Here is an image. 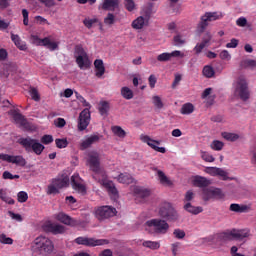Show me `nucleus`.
Returning <instances> with one entry per match:
<instances>
[{"mask_svg":"<svg viewBox=\"0 0 256 256\" xmlns=\"http://www.w3.org/2000/svg\"><path fill=\"white\" fill-rule=\"evenodd\" d=\"M75 243H77V245H84L85 247H97L99 245H109V240L78 237L75 239Z\"/></svg>","mask_w":256,"mask_h":256,"instance_id":"obj_12","label":"nucleus"},{"mask_svg":"<svg viewBox=\"0 0 256 256\" xmlns=\"http://www.w3.org/2000/svg\"><path fill=\"white\" fill-rule=\"evenodd\" d=\"M18 143L23 147V149H25L27 153H31V151H33L35 155H41V153L45 151V146L39 143V140L31 137L20 138Z\"/></svg>","mask_w":256,"mask_h":256,"instance_id":"obj_4","label":"nucleus"},{"mask_svg":"<svg viewBox=\"0 0 256 256\" xmlns=\"http://www.w3.org/2000/svg\"><path fill=\"white\" fill-rule=\"evenodd\" d=\"M124 7L126 11H129V13L135 11L136 9L135 0H124Z\"/></svg>","mask_w":256,"mask_h":256,"instance_id":"obj_40","label":"nucleus"},{"mask_svg":"<svg viewBox=\"0 0 256 256\" xmlns=\"http://www.w3.org/2000/svg\"><path fill=\"white\" fill-rule=\"evenodd\" d=\"M192 184L194 187H200V189H203L205 187H209V185H211V181L206 177L196 175L192 179Z\"/></svg>","mask_w":256,"mask_h":256,"instance_id":"obj_23","label":"nucleus"},{"mask_svg":"<svg viewBox=\"0 0 256 256\" xmlns=\"http://www.w3.org/2000/svg\"><path fill=\"white\" fill-rule=\"evenodd\" d=\"M239 45V40L232 38L229 43L226 44L227 49H235Z\"/></svg>","mask_w":256,"mask_h":256,"instance_id":"obj_53","label":"nucleus"},{"mask_svg":"<svg viewBox=\"0 0 256 256\" xmlns=\"http://www.w3.org/2000/svg\"><path fill=\"white\" fill-rule=\"evenodd\" d=\"M153 104L157 107V109H163V101L159 96H153L152 98Z\"/></svg>","mask_w":256,"mask_h":256,"instance_id":"obj_50","label":"nucleus"},{"mask_svg":"<svg viewBox=\"0 0 256 256\" xmlns=\"http://www.w3.org/2000/svg\"><path fill=\"white\" fill-rule=\"evenodd\" d=\"M219 19H223V14L218 12H206L200 18V22L197 25V33H205V29L209 27V23Z\"/></svg>","mask_w":256,"mask_h":256,"instance_id":"obj_5","label":"nucleus"},{"mask_svg":"<svg viewBox=\"0 0 256 256\" xmlns=\"http://www.w3.org/2000/svg\"><path fill=\"white\" fill-rule=\"evenodd\" d=\"M32 251L33 253H38L39 255H49L53 253V249L55 246L53 245V241L45 236L37 237L32 243Z\"/></svg>","mask_w":256,"mask_h":256,"instance_id":"obj_1","label":"nucleus"},{"mask_svg":"<svg viewBox=\"0 0 256 256\" xmlns=\"http://www.w3.org/2000/svg\"><path fill=\"white\" fill-rule=\"evenodd\" d=\"M75 53L78 54L76 57V63L78 67L81 69H87V67H89V56H87V52H85L83 46L77 45L75 47Z\"/></svg>","mask_w":256,"mask_h":256,"instance_id":"obj_13","label":"nucleus"},{"mask_svg":"<svg viewBox=\"0 0 256 256\" xmlns=\"http://www.w3.org/2000/svg\"><path fill=\"white\" fill-rule=\"evenodd\" d=\"M158 215L163 219L164 221H168V223H177L179 219H181V216L179 215V212L171 203L164 202L160 204L158 209Z\"/></svg>","mask_w":256,"mask_h":256,"instance_id":"obj_2","label":"nucleus"},{"mask_svg":"<svg viewBox=\"0 0 256 256\" xmlns=\"http://www.w3.org/2000/svg\"><path fill=\"white\" fill-rule=\"evenodd\" d=\"M158 179L161 183V185H164L166 187H172L173 181H171L167 175H165V172L158 170L157 171Z\"/></svg>","mask_w":256,"mask_h":256,"instance_id":"obj_29","label":"nucleus"},{"mask_svg":"<svg viewBox=\"0 0 256 256\" xmlns=\"http://www.w3.org/2000/svg\"><path fill=\"white\" fill-rule=\"evenodd\" d=\"M95 23H99V19H97V18H85L83 20V25H85V27L87 29H91L93 27V25H95Z\"/></svg>","mask_w":256,"mask_h":256,"instance_id":"obj_42","label":"nucleus"},{"mask_svg":"<svg viewBox=\"0 0 256 256\" xmlns=\"http://www.w3.org/2000/svg\"><path fill=\"white\" fill-rule=\"evenodd\" d=\"M10 115L12 119H14L15 123H17V125H20V127H27V125H29V122L27 121L25 116L19 113L18 110H11Z\"/></svg>","mask_w":256,"mask_h":256,"instance_id":"obj_21","label":"nucleus"},{"mask_svg":"<svg viewBox=\"0 0 256 256\" xmlns=\"http://www.w3.org/2000/svg\"><path fill=\"white\" fill-rule=\"evenodd\" d=\"M117 5H119V0H104L102 9H104V11H113Z\"/></svg>","mask_w":256,"mask_h":256,"instance_id":"obj_33","label":"nucleus"},{"mask_svg":"<svg viewBox=\"0 0 256 256\" xmlns=\"http://www.w3.org/2000/svg\"><path fill=\"white\" fill-rule=\"evenodd\" d=\"M224 146H225V144L219 140H214L210 145V147H211V149H213V151H221Z\"/></svg>","mask_w":256,"mask_h":256,"instance_id":"obj_45","label":"nucleus"},{"mask_svg":"<svg viewBox=\"0 0 256 256\" xmlns=\"http://www.w3.org/2000/svg\"><path fill=\"white\" fill-rule=\"evenodd\" d=\"M133 194L138 203H145L148 197H151V189L142 186H135L133 188Z\"/></svg>","mask_w":256,"mask_h":256,"instance_id":"obj_15","label":"nucleus"},{"mask_svg":"<svg viewBox=\"0 0 256 256\" xmlns=\"http://www.w3.org/2000/svg\"><path fill=\"white\" fill-rule=\"evenodd\" d=\"M100 139L101 138L97 134L87 136L80 144L81 151L89 149V147H91V145H94V143H99Z\"/></svg>","mask_w":256,"mask_h":256,"instance_id":"obj_20","label":"nucleus"},{"mask_svg":"<svg viewBox=\"0 0 256 256\" xmlns=\"http://www.w3.org/2000/svg\"><path fill=\"white\" fill-rule=\"evenodd\" d=\"M143 247H147V249H152V251H157L161 247V244L157 241H144L142 243Z\"/></svg>","mask_w":256,"mask_h":256,"instance_id":"obj_36","label":"nucleus"},{"mask_svg":"<svg viewBox=\"0 0 256 256\" xmlns=\"http://www.w3.org/2000/svg\"><path fill=\"white\" fill-rule=\"evenodd\" d=\"M99 113L100 115H107V113H109V102L107 101L100 102Z\"/></svg>","mask_w":256,"mask_h":256,"instance_id":"obj_41","label":"nucleus"},{"mask_svg":"<svg viewBox=\"0 0 256 256\" xmlns=\"http://www.w3.org/2000/svg\"><path fill=\"white\" fill-rule=\"evenodd\" d=\"M149 86L151 89H155V85L157 84V77L151 74L148 78Z\"/></svg>","mask_w":256,"mask_h":256,"instance_id":"obj_60","label":"nucleus"},{"mask_svg":"<svg viewBox=\"0 0 256 256\" xmlns=\"http://www.w3.org/2000/svg\"><path fill=\"white\" fill-rule=\"evenodd\" d=\"M185 211L191 213L192 215H199V213H203V207L201 206H193L191 202H188L184 205Z\"/></svg>","mask_w":256,"mask_h":256,"instance_id":"obj_28","label":"nucleus"},{"mask_svg":"<svg viewBox=\"0 0 256 256\" xmlns=\"http://www.w3.org/2000/svg\"><path fill=\"white\" fill-rule=\"evenodd\" d=\"M80 103H82L83 107H88L81 111L78 118V131H85L87 127H89V123H91V104L87 102V100L83 96L78 97Z\"/></svg>","mask_w":256,"mask_h":256,"instance_id":"obj_3","label":"nucleus"},{"mask_svg":"<svg viewBox=\"0 0 256 256\" xmlns=\"http://www.w3.org/2000/svg\"><path fill=\"white\" fill-rule=\"evenodd\" d=\"M18 203H27V199H29V195L25 191H20L17 194Z\"/></svg>","mask_w":256,"mask_h":256,"instance_id":"obj_46","label":"nucleus"},{"mask_svg":"<svg viewBox=\"0 0 256 256\" xmlns=\"http://www.w3.org/2000/svg\"><path fill=\"white\" fill-rule=\"evenodd\" d=\"M42 47H47L49 51H56V49H59V43L51 41L49 37H45L43 38Z\"/></svg>","mask_w":256,"mask_h":256,"instance_id":"obj_32","label":"nucleus"},{"mask_svg":"<svg viewBox=\"0 0 256 256\" xmlns=\"http://www.w3.org/2000/svg\"><path fill=\"white\" fill-rule=\"evenodd\" d=\"M193 111H195V106H193L191 103H185L180 110L182 115H191Z\"/></svg>","mask_w":256,"mask_h":256,"instance_id":"obj_35","label":"nucleus"},{"mask_svg":"<svg viewBox=\"0 0 256 256\" xmlns=\"http://www.w3.org/2000/svg\"><path fill=\"white\" fill-rule=\"evenodd\" d=\"M149 19H150L149 15H146L145 17L140 16V17L136 18L132 22V28L133 29H143L145 26L149 25Z\"/></svg>","mask_w":256,"mask_h":256,"instance_id":"obj_24","label":"nucleus"},{"mask_svg":"<svg viewBox=\"0 0 256 256\" xmlns=\"http://www.w3.org/2000/svg\"><path fill=\"white\" fill-rule=\"evenodd\" d=\"M41 143H43V145H49L50 143H53V136L52 135L42 136Z\"/></svg>","mask_w":256,"mask_h":256,"instance_id":"obj_55","label":"nucleus"},{"mask_svg":"<svg viewBox=\"0 0 256 256\" xmlns=\"http://www.w3.org/2000/svg\"><path fill=\"white\" fill-rule=\"evenodd\" d=\"M67 185H69V177L67 176L64 178H53L51 184L48 185L47 195H57L59 189H63Z\"/></svg>","mask_w":256,"mask_h":256,"instance_id":"obj_10","label":"nucleus"},{"mask_svg":"<svg viewBox=\"0 0 256 256\" xmlns=\"http://www.w3.org/2000/svg\"><path fill=\"white\" fill-rule=\"evenodd\" d=\"M55 143L58 149H65L69 145V141H67V138H57L55 140Z\"/></svg>","mask_w":256,"mask_h":256,"instance_id":"obj_44","label":"nucleus"},{"mask_svg":"<svg viewBox=\"0 0 256 256\" xmlns=\"http://www.w3.org/2000/svg\"><path fill=\"white\" fill-rule=\"evenodd\" d=\"M140 140L142 143H146L148 147H151L154 151H157V153H167V149L165 147H159L161 145V141L154 140L149 137V135H141Z\"/></svg>","mask_w":256,"mask_h":256,"instance_id":"obj_14","label":"nucleus"},{"mask_svg":"<svg viewBox=\"0 0 256 256\" xmlns=\"http://www.w3.org/2000/svg\"><path fill=\"white\" fill-rule=\"evenodd\" d=\"M0 243L3 245H13V240L11 237H7L5 234H0Z\"/></svg>","mask_w":256,"mask_h":256,"instance_id":"obj_47","label":"nucleus"},{"mask_svg":"<svg viewBox=\"0 0 256 256\" xmlns=\"http://www.w3.org/2000/svg\"><path fill=\"white\" fill-rule=\"evenodd\" d=\"M174 237L176 239H185V231L181 229H175L173 232Z\"/></svg>","mask_w":256,"mask_h":256,"instance_id":"obj_54","label":"nucleus"},{"mask_svg":"<svg viewBox=\"0 0 256 256\" xmlns=\"http://www.w3.org/2000/svg\"><path fill=\"white\" fill-rule=\"evenodd\" d=\"M112 133L117 137H120V139H125L127 136V132H125L121 126H112Z\"/></svg>","mask_w":256,"mask_h":256,"instance_id":"obj_38","label":"nucleus"},{"mask_svg":"<svg viewBox=\"0 0 256 256\" xmlns=\"http://www.w3.org/2000/svg\"><path fill=\"white\" fill-rule=\"evenodd\" d=\"M211 39H213V36L211 35V32H206L204 37L202 38L201 43H197L194 47L193 51L196 55H200V53H203V49L205 47H209V43H211Z\"/></svg>","mask_w":256,"mask_h":256,"instance_id":"obj_18","label":"nucleus"},{"mask_svg":"<svg viewBox=\"0 0 256 256\" xmlns=\"http://www.w3.org/2000/svg\"><path fill=\"white\" fill-rule=\"evenodd\" d=\"M104 24L108 27H112V25H115V15L113 13H108L107 16L104 18Z\"/></svg>","mask_w":256,"mask_h":256,"instance_id":"obj_43","label":"nucleus"},{"mask_svg":"<svg viewBox=\"0 0 256 256\" xmlns=\"http://www.w3.org/2000/svg\"><path fill=\"white\" fill-rule=\"evenodd\" d=\"M87 163L90 167V171H93V179L97 181V175L101 173V154L97 151H91L88 153Z\"/></svg>","mask_w":256,"mask_h":256,"instance_id":"obj_6","label":"nucleus"},{"mask_svg":"<svg viewBox=\"0 0 256 256\" xmlns=\"http://www.w3.org/2000/svg\"><path fill=\"white\" fill-rule=\"evenodd\" d=\"M55 126L58 127L59 129H63L65 125H67V122L63 118H57L55 121Z\"/></svg>","mask_w":256,"mask_h":256,"instance_id":"obj_58","label":"nucleus"},{"mask_svg":"<svg viewBox=\"0 0 256 256\" xmlns=\"http://www.w3.org/2000/svg\"><path fill=\"white\" fill-rule=\"evenodd\" d=\"M219 57L223 61H231V54H229V51L227 50H223L222 52H220Z\"/></svg>","mask_w":256,"mask_h":256,"instance_id":"obj_56","label":"nucleus"},{"mask_svg":"<svg viewBox=\"0 0 256 256\" xmlns=\"http://www.w3.org/2000/svg\"><path fill=\"white\" fill-rule=\"evenodd\" d=\"M146 226L153 229L154 233L157 235H165L169 231V223H167L163 218H154L146 221Z\"/></svg>","mask_w":256,"mask_h":256,"instance_id":"obj_7","label":"nucleus"},{"mask_svg":"<svg viewBox=\"0 0 256 256\" xmlns=\"http://www.w3.org/2000/svg\"><path fill=\"white\" fill-rule=\"evenodd\" d=\"M235 95H237L241 101H249V97H251L249 85L243 76H240L236 82Z\"/></svg>","mask_w":256,"mask_h":256,"instance_id":"obj_8","label":"nucleus"},{"mask_svg":"<svg viewBox=\"0 0 256 256\" xmlns=\"http://www.w3.org/2000/svg\"><path fill=\"white\" fill-rule=\"evenodd\" d=\"M118 181L119 183H123L125 185H131V183H133V176H131L129 173H121L118 176Z\"/></svg>","mask_w":256,"mask_h":256,"instance_id":"obj_34","label":"nucleus"},{"mask_svg":"<svg viewBox=\"0 0 256 256\" xmlns=\"http://www.w3.org/2000/svg\"><path fill=\"white\" fill-rule=\"evenodd\" d=\"M172 57H185V54L181 53L179 50H175L171 53L164 52L157 56V61H160L161 63L165 61H171Z\"/></svg>","mask_w":256,"mask_h":256,"instance_id":"obj_22","label":"nucleus"},{"mask_svg":"<svg viewBox=\"0 0 256 256\" xmlns=\"http://www.w3.org/2000/svg\"><path fill=\"white\" fill-rule=\"evenodd\" d=\"M229 210L233 213H249V211H251V206L233 203L230 205Z\"/></svg>","mask_w":256,"mask_h":256,"instance_id":"obj_26","label":"nucleus"},{"mask_svg":"<svg viewBox=\"0 0 256 256\" xmlns=\"http://www.w3.org/2000/svg\"><path fill=\"white\" fill-rule=\"evenodd\" d=\"M31 41L34 45L38 47H43V39L39 38L37 35H31Z\"/></svg>","mask_w":256,"mask_h":256,"instance_id":"obj_51","label":"nucleus"},{"mask_svg":"<svg viewBox=\"0 0 256 256\" xmlns=\"http://www.w3.org/2000/svg\"><path fill=\"white\" fill-rule=\"evenodd\" d=\"M117 215V209L111 206H100L95 210V217L98 221H105Z\"/></svg>","mask_w":256,"mask_h":256,"instance_id":"obj_11","label":"nucleus"},{"mask_svg":"<svg viewBox=\"0 0 256 256\" xmlns=\"http://www.w3.org/2000/svg\"><path fill=\"white\" fill-rule=\"evenodd\" d=\"M249 237V232L244 230L231 231V232H222L217 235V241L220 243H225V241H231V239H245Z\"/></svg>","mask_w":256,"mask_h":256,"instance_id":"obj_9","label":"nucleus"},{"mask_svg":"<svg viewBox=\"0 0 256 256\" xmlns=\"http://www.w3.org/2000/svg\"><path fill=\"white\" fill-rule=\"evenodd\" d=\"M174 43L176 46L185 45V40L181 37V35L174 36Z\"/></svg>","mask_w":256,"mask_h":256,"instance_id":"obj_62","label":"nucleus"},{"mask_svg":"<svg viewBox=\"0 0 256 256\" xmlns=\"http://www.w3.org/2000/svg\"><path fill=\"white\" fill-rule=\"evenodd\" d=\"M103 186L107 189L111 199H119V191H117V188L112 181H104Z\"/></svg>","mask_w":256,"mask_h":256,"instance_id":"obj_25","label":"nucleus"},{"mask_svg":"<svg viewBox=\"0 0 256 256\" xmlns=\"http://www.w3.org/2000/svg\"><path fill=\"white\" fill-rule=\"evenodd\" d=\"M202 73L207 79H212V77H215V69L209 65L204 66Z\"/></svg>","mask_w":256,"mask_h":256,"instance_id":"obj_37","label":"nucleus"},{"mask_svg":"<svg viewBox=\"0 0 256 256\" xmlns=\"http://www.w3.org/2000/svg\"><path fill=\"white\" fill-rule=\"evenodd\" d=\"M202 194H203V199L205 201H209L211 199H213V197L215 196H219L221 195V189H214V190H211V189H208V188H204L202 190Z\"/></svg>","mask_w":256,"mask_h":256,"instance_id":"obj_27","label":"nucleus"},{"mask_svg":"<svg viewBox=\"0 0 256 256\" xmlns=\"http://www.w3.org/2000/svg\"><path fill=\"white\" fill-rule=\"evenodd\" d=\"M0 159L2 161H7V163L18 165L19 167H25V165H27V160H25L21 155L11 156L9 154H0Z\"/></svg>","mask_w":256,"mask_h":256,"instance_id":"obj_16","label":"nucleus"},{"mask_svg":"<svg viewBox=\"0 0 256 256\" xmlns=\"http://www.w3.org/2000/svg\"><path fill=\"white\" fill-rule=\"evenodd\" d=\"M217 177H221L223 181L229 180V176L227 175V172L221 168H218Z\"/></svg>","mask_w":256,"mask_h":256,"instance_id":"obj_59","label":"nucleus"},{"mask_svg":"<svg viewBox=\"0 0 256 256\" xmlns=\"http://www.w3.org/2000/svg\"><path fill=\"white\" fill-rule=\"evenodd\" d=\"M95 76L98 77V79H101L105 75V68H95Z\"/></svg>","mask_w":256,"mask_h":256,"instance_id":"obj_64","label":"nucleus"},{"mask_svg":"<svg viewBox=\"0 0 256 256\" xmlns=\"http://www.w3.org/2000/svg\"><path fill=\"white\" fill-rule=\"evenodd\" d=\"M222 137L226 141H231L233 143L239 139V134H235V133H231V132H223Z\"/></svg>","mask_w":256,"mask_h":256,"instance_id":"obj_39","label":"nucleus"},{"mask_svg":"<svg viewBox=\"0 0 256 256\" xmlns=\"http://www.w3.org/2000/svg\"><path fill=\"white\" fill-rule=\"evenodd\" d=\"M30 97H32L33 101H40L41 96H39V91L36 88H30Z\"/></svg>","mask_w":256,"mask_h":256,"instance_id":"obj_49","label":"nucleus"},{"mask_svg":"<svg viewBox=\"0 0 256 256\" xmlns=\"http://www.w3.org/2000/svg\"><path fill=\"white\" fill-rule=\"evenodd\" d=\"M45 233H52V235H63L65 233V226L60 224L46 223L42 226Z\"/></svg>","mask_w":256,"mask_h":256,"instance_id":"obj_17","label":"nucleus"},{"mask_svg":"<svg viewBox=\"0 0 256 256\" xmlns=\"http://www.w3.org/2000/svg\"><path fill=\"white\" fill-rule=\"evenodd\" d=\"M218 171H219V168H217V167H207L206 168V173H208V175H211L212 177H217Z\"/></svg>","mask_w":256,"mask_h":256,"instance_id":"obj_57","label":"nucleus"},{"mask_svg":"<svg viewBox=\"0 0 256 256\" xmlns=\"http://www.w3.org/2000/svg\"><path fill=\"white\" fill-rule=\"evenodd\" d=\"M8 215L14 221H18V223H21V221H23V217L21 216V214H15L13 211H8Z\"/></svg>","mask_w":256,"mask_h":256,"instance_id":"obj_52","label":"nucleus"},{"mask_svg":"<svg viewBox=\"0 0 256 256\" xmlns=\"http://www.w3.org/2000/svg\"><path fill=\"white\" fill-rule=\"evenodd\" d=\"M57 219L64 225H75V220L63 212L57 215Z\"/></svg>","mask_w":256,"mask_h":256,"instance_id":"obj_31","label":"nucleus"},{"mask_svg":"<svg viewBox=\"0 0 256 256\" xmlns=\"http://www.w3.org/2000/svg\"><path fill=\"white\" fill-rule=\"evenodd\" d=\"M194 197H195V193H193L192 190H188L185 194L184 201H187L189 203V201H193Z\"/></svg>","mask_w":256,"mask_h":256,"instance_id":"obj_61","label":"nucleus"},{"mask_svg":"<svg viewBox=\"0 0 256 256\" xmlns=\"http://www.w3.org/2000/svg\"><path fill=\"white\" fill-rule=\"evenodd\" d=\"M201 157L206 163H213L215 161V157L207 152H201Z\"/></svg>","mask_w":256,"mask_h":256,"instance_id":"obj_48","label":"nucleus"},{"mask_svg":"<svg viewBox=\"0 0 256 256\" xmlns=\"http://www.w3.org/2000/svg\"><path fill=\"white\" fill-rule=\"evenodd\" d=\"M71 183L73 189L75 191H78V193H82V195H85V193H87V189L85 188V185H83V180L78 173L74 174L71 177Z\"/></svg>","mask_w":256,"mask_h":256,"instance_id":"obj_19","label":"nucleus"},{"mask_svg":"<svg viewBox=\"0 0 256 256\" xmlns=\"http://www.w3.org/2000/svg\"><path fill=\"white\" fill-rule=\"evenodd\" d=\"M120 95H121V97H123V99H126V101H131V99H133V97H135V94L133 93L131 88H129L127 86H123L120 89Z\"/></svg>","mask_w":256,"mask_h":256,"instance_id":"obj_30","label":"nucleus"},{"mask_svg":"<svg viewBox=\"0 0 256 256\" xmlns=\"http://www.w3.org/2000/svg\"><path fill=\"white\" fill-rule=\"evenodd\" d=\"M7 57H9V53L5 48L0 49V61H6Z\"/></svg>","mask_w":256,"mask_h":256,"instance_id":"obj_63","label":"nucleus"}]
</instances>
